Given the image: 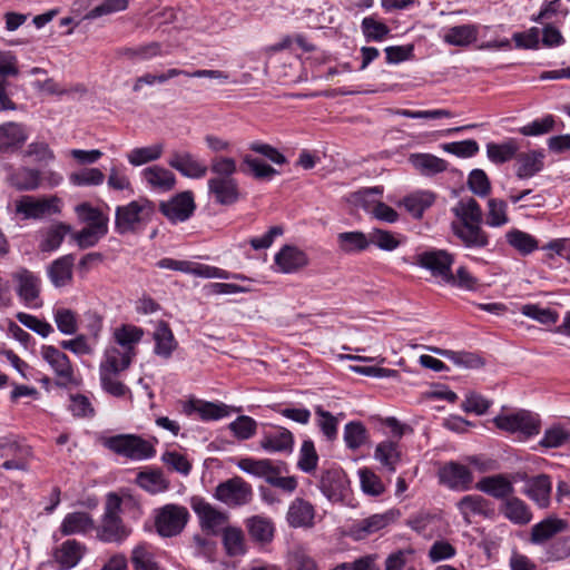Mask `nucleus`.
<instances>
[{
    "mask_svg": "<svg viewBox=\"0 0 570 570\" xmlns=\"http://www.w3.org/2000/svg\"><path fill=\"white\" fill-rule=\"evenodd\" d=\"M105 445L118 455L130 460H146L156 453L155 446L136 434H118L106 440Z\"/></svg>",
    "mask_w": 570,
    "mask_h": 570,
    "instance_id": "20e7f679",
    "label": "nucleus"
},
{
    "mask_svg": "<svg viewBox=\"0 0 570 570\" xmlns=\"http://www.w3.org/2000/svg\"><path fill=\"white\" fill-rule=\"evenodd\" d=\"M416 263L431 272L432 276L440 278L441 282H452L453 256L443 249L426 250L416 256Z\"/></svg>",
    "mask_w": 570,
    "mask_h": 570,
    "instance_id": "9b49d317",
    "label": "nucleus"
},
{
    "mask_svg": "<svg viewBox=\"0 0 570 570\" xmlns=\"http://www.w3.org/2000/svg\"><path fill=\"white\" fill-rule=\"evenodd\" d=\"M26 127L19 122H4L0 125V150L13 151L19 149L27 140Z\"/></svg>",
    "mask_w": 570,
    "mask_h": 570,
    "instance_id": "c85d7f7f",
    "label": "nucleus"
},
{
    "mask_svg": "<svg viewBox=\"0 0 570 570\" xmlns=\"http://www.w3.org/2000/svg\"><path fill=\"white\" fill-rule=\"evenodd\" d=\"M136 481L141 489L150 493L166 491L169 487V482L159 471L140 472L138 473Z\"/></svg>",
    "mask_w": 570,
    "mask_h": 570,
    "instance_id": "0e129e2a",
    "label": "nucleus"
},
{
    "mask_svg": "<svg viewBox=\"0 0 570 570\" xmlns=\"http://www.w3.org/2000/svg\"><path fill=\"white\" fill-rule=\"evenodd\" d=\"M144 331L134 325H122L117 328L114 333L116 343L121 347L124 352H130V355L135 356V346L142 338Z\"/></svg>",
    "mask_w": 570,
    "mask_h": 570,
    "instance_id": "8fccbe9b",
    "label": "nucleus"
},
{
    "mask_svg": "<svg viewBox=\"0 0 570 570\" xmlns=\"http://www.w3.org/2000/svg\"><path fill=\"white\" fill-rule=\"evenodd\" d=\"M214 498L229 508L244 507L253 500V488L243 478L234 476L215 488Z\"/></svg>",
    "mask_w": 570,
    "mask_h": 570,
    "instance_id": "6e6552de",
    "label": "nucleus"
},
{
    "mask_svg": "<svg viewBox=\"0 0 570 570\" xmlns=\"http://www.w3.org/2000/svg\"><path fill=\"white\" fill-rule=\"evenodd\" d=\"M410 163L422 175H435L446 169V161L431 154H412Z\"/></svg>",
    "mask_w": 570,
    "mask_h": 570,
    "instance_id": "de8ad7c7",
    "label": "nucleus"
},
{
    "mask_svg": "<svg viewBox=\"0 0 570 570\" xmlns=\"http://www.w3.org/2000/svg\"><path fill=\"white\" fill-rule=\"evenodd\" d=\"M367 430L362 422L352 421L344 428V442L350 450H357L367 441Z\"/></svg>",
    "mask_w": 570,
    "mask_h": 570,
    "instance_id": "e2e57ef3",
    "label": "nucleus"
},
{
    "mask_svg": "<svg viewBox=\"0 0 570 570\" xmlns=\"http://www.w3.org/2000/svg\"><path fill=\"white\" fill-rule=\"evenodd\" d=\"M95 529V521L89 513L76 511L68 513L60 525L63 535L81 534Z\"/></svg>",
    "mask_w": 570,
    "mask_h": 570,
    "instance_id": "c9c22d12",
    "label": "nucleus"
},
{
    "mask_svg": "<svg viewBox=\"0 0 570 570\" xmlns=\"http://www.w3.org/2000/svg\"><path fill=\"white\" fill-rule=\"evenodd\" d=\"M402 244L401 235L382 228L368 232V247L376 246L381 250L393 252Z\"/></svg>",
    "mask_w": 570,
    "mask_h": 570,
    "instance_id": "603ef678",
    "label": "nucleus"
},
{
    "mask_svg": "<svg viewBox=\"0 0 570 570\" xmlns=\"http://www.w3.org/2000/svg\"><path fill=\"white\" fill-rule=\"evenodd\" d=\"M131 563L134 570H160L155 554L147 543H140L132 549Z\"/></svg>",
    "mask_w": 570,
    "mask_h": 570,
    "instance_id": "4d7b16f0",
    "label": "nucleus"
},
{
    "mask_svg": "<svg viewBox=\"0 0 570 570\" xmlns=\"http://www.w3.org/2000/svg\"><path fill=\"white\" fill-rule=\"evenodd\" d=\"M0 458L4 459L1 468L4 470L27 471L32 458V449L14 440H0Z\"/></svg>",
    "mask_w": 570,
    "mask_h": 570,
    "instance_id": "f8f14e48",
    "label": "nucleus"
},
{
    "mask_svg": "<svg viewBox=\"0 0 570 570\" xmlns=\"http://www.w3.org/2000/svg\"><path fill=\"white\" fill-rule=\"evenodd\" d=\"M223 544L229 557H238L246 553L245 535L238 527H226L223 531Z\"/></svg>",
    "mask_w": 570,
    "mask_h": 570,
    "instance_id": "09e8293b",
    "label": "nucleus"
},
{
    "mask_svg": "<svg viewBox=\"0 0 570 570\" xmlns=\"http://www.w3.org/2000/svg\"><path fill=\"white\" fill-rule=\"evenodd\" d=\"M401 455L399 443L390 440L379 443L374 452V458L390 472H395Z\"/></svg>",
    "mask_w": 570,
    "mask_h": 570,
    "instance_id": "49530a36",
    "label": "nucleus"
},
{
    "mask_svg": "<svg viewBox=\"0 0 570 570\" xmlns=\"http://www.w3.org/2000/svg\"><path fill=\"white\" fill-rule=\"evenodd\" d=\"M189 512L186 507L168 503L155 511V528L163 538L176 537L183 532L188 520Z\"/></svg>",
    "mask_w": 570,
    "mask_h": 570,
    "instance_id": "423d86ee",
    "label": "nucleus"
},
{
    "mask_svg": "<svg viewBox=\"0 0 570 570\" xmlns=\"http://www.w3.org/2000/svg\"><path fill=\"white\" fill-rule=\"evenodd\" d=\"M184 412L187 415L198 414L202 420H219L228 415L225 404H215L202 400H190L185 403Z\"/></svg>",
    "mask_w": 570,
    "mask_h": 570,
    "instance_id": "473e14b6",
    "label": "nucleus"
},
{
    "mask_svg": "<svg viewBox=\"0 0 570 570\" xmlns=\"http://www.w3.org/2000/svg\"><path fill=\"white\" fill-rule=\"evenodd\" d=\"M142 177L150 187L164 191L173 189L176 183L175 175L160 166L145 168Z\"/></svg>",
    "mask_w": 570,
    "mask_h": 570,
    "instance_id": "79ce46f5",
    "label": "nucleus"
},
{
    "mask_svg": "<svg viewBox=\"0 0 570 570\" xmlns=\"http://www.w3.org/2000/svg\"><path fill=\"white\" fill-rule=\"evenodd\" d=\"M214 175L208 179L207 186L209 194L219 205H233L240 196L239 186L234 177L237 173V163L232 157L217 156L210 161L209 167Z\"/></svg>",
    "mask_w": 570,
    "mask_h": 570,
    "instance_id": "f257e3e1",
    "label": "nucleus"
},
{
    "mask_svg": "<svg viewBox=\"0 0 570 570\" xmlns=\"http://www.w3.org/2000/svg\"><path fill=\"white\" fill-rule=\"evenodd\" d=\"M132 355L130 352H124L118 347L111 346L105 351L104 360L99 365V372L117 373L127 370L130 366Z\"/></svg>",
    "mask_w": 570,
    "mask_h": 570,
    "instance_id": "e433bc0d",
    "label": "nucleus"
},
{
    "mask_svg": "<svg viewBox=\"0 0 570 570\" xmlns=\"http://www.w3.org/2000/svg\"><path fill=\"white\" fill-rule=\"evenodd\" d=\"M164 151L163 144H155L146 147H137L127 154V159L132 166H141L147 163L157 160Z\"/></svg>",
    "mask_w": 570,
    "mask_h": 570,
    "instance_id": "bf43d9fd",
    "label": "nucleus"
},
{
    "mask_svg": "<svg viewBox=\"0 0 570 570\" xmlns=\"http://www.w3.org/2000/svg\"><path fill=\"white\" fill-rule=\"evenodd\" d=\"M118 55L129 61H147L163 56L164 49L160 42L151 41L135 47L120 48Z\"/></svg>",
    "mask_w": 570,
    "mask_h": 570,
    "instance_id": "4c0bfd02",
    "label": "nucleus"
},
{
    "mask_svg": "<svg viewBox=\"0 0 570 570\" xmlns=\"http://www.w3.org/2000/svg\"><path fill=\"white\" fill-rule=\"evenodd\" d=\"M568 529L569 522L567 520L557 515H549L531 527L530 542L535 546H543Z\"/></svg>",
    "mask_w": 570,
    "mask_h": 570,
    "instance_id": "a211bd4d",
    "label": "nucleus"
},
{
    "mask_svg": "<svg viewBox=\"0 0 570 570\" xmlns=\"http://www.w3.org/2000/svg\"><path fill=\"white\" fill-rule=\"evenodd\" d=\"M515 175L520 179L531 178L543 169L544 154L542 150H530L515 155Z\"/></svg>",
    "mask_w": 570,
    "mask_h": 570,
    "instance_id": "c756f323",
    "label": "nucleus"
},
{
    "mask_svg": "<svg viewBox=\"0 0 570 570\" xmlns=\"http://www.w3.org/2000/svg\"><path fill=\"white\" fill-rule=\"evenodd\" d=\"M153 338L155 341V354L164 358H169L177 347V342L166 322H158Z\"/></svg>",
    "mask_w": 570,
    "mask_h": 570,
    "instance_id": "58836bf2",
    "label": "nucleus"
},
{
    "mask_svg": "<svg viewBox=\"0 0 570 570\" xmlns=\"http://www.w3.org/2000/svg\"><path fill=\"white\" fill-rule=\"evenodd\" d=\"M237 466L245 473L264 478L268 483V479L275 474L277 466L273 465L268 459H252L245 458L238 461Z\"/></svg>",
    "mask_w": 570,
    "mask_h": 570,
    "instance_id": "3c124183",
    "label": "nucleus"
},
{
    "mask_svg": "<svg viewBox=\"0 0 570 570\" xmlns=\"http://www.w3.org/2000/svg\"><path fill=\"white\" fill-rule=\"evenodd\" d=\"M315 508L309 501L296 498L288 505L286 521L291 528L309 529L315 524Z\"/></svg>",
    "mask_w": 570,
    "mask_h": 570,
    "instance_id": "6ab92c4d",
    "label": "nucleus"
},
{
    "mask_svg": "<svg viewBox=\"0 0 570 570\" xmlns=\"http://www.w3.org/2000/svg\"><path fill=\"white\" fill-rule=\"evenodd\" d=\"M274 261L278 269L286 274L295 273L308 264L306 254L291 245L282 247Z\"/></svg>",
    "mask_w": 570,
    "mask_h": 570,
    "instance_id": "cd10ccee",
    "label": "nucleus"
},
{
    "mask_svg": "<svg viewBox=\"0 0 570 570\" xmlns=\"http://www.w3.org/2000/svg\"><path fill=\"white\" fill-rule=\"evenodd\" d=\"M9 181L18 190H33L40 184V174L36 169L20 168L9 176Z\"/></svg>",
    "mask_w": 570,
    "mask_h": 570,
    "instance_id": "13d9d810",
    "label": "nucleus"
},
{
    "mask_svg": "<svg viewBox=\"0 0 570 570\" xmlns=\"http://www.w3.org/2000/svg\"><path fill=\"white\" fill-rule=\"evenodd\" d=\"M452 230L466 248L481 249L490 244L489 234L481 224H452Z\"/></svg>",
    "mask_w": 570,
    "mask_h": 570,
    "instance_id": "412c9836",
    "label": "nucleus"
},
{
    "mask_svg": "<svg viewBox=\"0 0 570 570\" xmlns=\"http://www.w3.org/2000/svg\"><path fill=\"white\" fill-rule=\"evenodd\" d=\"M190 507L199 519L202 530L209 534L217 535L226 527L229 515L205 501L202 497H193Z\"/></svg>",
    "mask_w": 570,
    "mask_h": 570,
    "instance_id": "1a4fd4ad",
    "label": "nucleus"
},
{
    "mask_svg": "<svg viewBox=\"0 0 570 570\" xmlns=\"http://www.w3.org/2000/svg\"><path fill=\"white\" fill-rule=\"evenodd\" d=\"M244 523L253 542L266 546L274 540L275 524L271 518L255 514L247 518Z\"/></svg>",
    "mask_w": 570,
    "mask_h": 570,
    "instance_id": "4be33fe9",
    "label": "nucleus"
},
{
    "mask_svg": "<svg viewBox=\"0 0 570 570\" xmlns=\"http://www.w3.org/2000/svg\"><path fill=\"white\" fill-rule=\"evenodd\" d=\"M456 508L466 524H471L476 515L488 518L493 513L490 501L479 494L464 495L456 502Z\"/></svg>",
    "mask_w": 570,
    "mask_h": 570,
    "instance_id": "5701e85b",
    "label": "nucleus"
},
{
    "mask_svg": "<svg viewBox=\"0 0 570 570\" xmlns=\"http://www.w3.org/2000/svg\"><path fill=\"white\" fill-rule=\"evenodd\" d=\"M122 503L124 499L117 493L107 494L100 524L95 527L100 541L121 544L131 534V528L126 525L120 517Z\"/></svg>",
    "mask_w": 570,
    "mask_h": 570,
    "instance_id": "f03ea898",
    "label": "nucleus"
},
{
    "mask_svg": "<svg viewBox=\"0 0 570 570\" xmlns=\"http://www.w3.org/2000/svg\"><path fill=\"white\" fill-rule=\"evenodd\" d=\"M85 552V544L75 539H71L65 541L55 551L53 558L61 569H71L79 563Z\"/></svg>",
    "mask_w": 570,
    "mask_h": 570,
    "instance_id": "2f4dec72",
    "label": "nucleus"
},
{
    "mask_svg": "<svg viewBox=\"0 0 570 570\" xmlns=\"http://www.w3.org/2000/svg\"><path fill=\"white\" fill-rule=\"evenodd\" d=\"M55 323L65 335H73L78 331V320L73 311L69 308H57L53 313Z\"/></svg>",
    "mask_w": 570,
    "mask_h": 570,
    "instance_id": "338daca9",
    "label": "nucleus"
},
{
    "mask_svg": "<svg viewBox=\"0 0 570 570\" xmlns=\"http://www.w3.org/2000/svg\"><path fill=\"white\" fill-rule=\"evenodd\" d=\"M196 209L191 191H181L159 204V212L171 223H183L191 217Z\"/></svg>",
    "mask_w": 570,
    "mask_h": 570,
    "instance_id": "ddd939ff",
    "label": "nucleus"
},
{
    "mask_svg": "<svg viewBox=\"0 0 570 570\" xmlns=\"http://www.w3.org/2000/svg\"><path fill=\"white\" fill-rule=\"evenodd\" d=\"M154 213L153 203L147 199L132 200L116 208V229L119 234L137 230L150 220Z\"/></svg>",
    "mask_w": 570,
    "mask_h": 570,
    "instance_id": "7ed1b4c3",
    "label": "nucleus"
},
{
    "mask_svg": "<svg viewBox=\"0 0 570 570\" xmlns=\"http://www.w3.org/2000/svg\"><path fill=\"white\" fill-rule=\"evenodd\" d=\"M439 478L441 483L458 491L471 489L473 482V475L469 468L454 461L444 464L440 469Z\"/></svg>",
    "mask_w": 570,
    "mask_h": 570,
    "instance_id": "dca6fc26",
    "label": "nucleus"
},
{
    "mask_svg": "<svg viewBox=\"0 0 570 570\" xmlns=\"http://www.w3.org/2000/svg\"><path fill=\"white\" fill-rule=\"evenodd\" d=\"M80 222L87 224L88 227L102 228L104 232H108V217L98 208L92 207L88 203H82L75 208Z\"/></svg>",
    "mask_w": 570,
    "mask_h": 570,
    "instance_id": "864d4df0",
    "label": "nucleus"
},
{
    "mask_svg": "<svg viewBox=\"0 0 570 570\" xmlns=\"http://www.w3.org/2000/svg\"><path fill=\"white\" fill-rule=\"evenodd\" d=\"M390 521L391 518L387 513L373 514L354 523L352 527V534L356 540H363L367 535L384 529Z\"/></svg>",
    "mask_w": 570,
    "mask_h": 570,
    "instance_id": "37998d69",
    "label": "nucleus"
},
{
    "mask_svg": "<svg viewBox=\"0 0 570 570\" xmlns=\"http://www.w3.org/2000/svg\"><path fill=\"white\" fill-rule=\"evenodd\" d=\"M459 219L453 224H482L483 213L478 202L472 198H463L452 208Z\"/></svg>",
    "mask_w": 570,
    "mask_h": 570,
    "instance_id": "a19ab883",
    "label": "nucleus"
},
{
    "mask_svg": "<svg viewBox=\"0 0 570 570\" xmlns=\"http://www.w3.org/2000/svg\"><path fill=\"white\" fill-rule=\"evenodd\" d=\"M337 246L345 254L361 253L368 248V233L343 232L337 235Z\"/></svg>",
    "mask_w": 570,
    "mask_h": 570,
    "instance_id": "a18cd8bd",
    "label": "nucleus"
},
{
    "mask_svg": "<svg viewBox=\"0 0 570 570\" xmlns=\"http://www.w3.org/2000/svg\"><path fill=\"white\" fill-rule=\"evenodd\" d=\"M435 198V194L430 190H417L405 196L401 205L413 218L421 219L424 212L434 204Z\"/></svg>",
    "mask_w": 570,
    "mask_h": 570,
    "instance_id": "f704fd0d",
    "label": "nucleus"
},
{
    "mask_svg": "<svg viewBox=\"0 0 570 570\" xmlns=\"http://www.w3.org/2000/svg\"><path fill=\"white\" fill-rule=\"evenodd\" d=\"M73 263L72 255H65L49 265L48 277L55 287H63L71 283Z\"/></svg>",
    "mask_w": 570,
    "mask_h": 570,
    "instance_id": "72a5a7b5",
    "label": "nucleus"
},
{
    "mask_svg": "<svg viewBox=\"0 0 570 570\" xmlns=\"http://www.w3.org/2000/svg\"><path fill=\"white\" fill-rule=\"evenodd\" d=\"M242 170L258 180H269L279 174L274 167L250 154L242 157Z\"/></svg>",
    "mask_w": 570,
    "mask_h": 570,
    "instance_id": "c03bdc74",
    "label": "nucleus"
},
{
    "mask_svg": "<svg viewBox=\"0 0 570 570\" xmlns=\"http://www.w3.org/2000/svg\"><path fill=\"white\" fill-rule=\"evenodd\" d=\"M552 482L549 475L540 474L527 481L524 494L539 508L547 509L550 505Z\"/></svg>",
    "mask_w": 570,
    "mask_h": 570,
    "instance_id": "a878e982",
    "label": "nucleus"
},
{
    "mask_svg": "<svg viewBox=\"0 0 570 570\" xmlns=\"http://www.w3.org/2000/svg\"><path fill=\"white\" fill-rule=\"evenodd\" d=\"M508 205L504 200L490 198L488 200L487 224L490 227H502L509 223Z\"/></svg>",
    "mask_w": 570,
    "mask_h": 570,
    "instance_id": "69168bd1",
    "label": "nucleus"
},
{
    "mask_svg": "<svg viewBox=\"0 0 570 570\" xmlns=\"http://www.w3.org/2000/svg\"><path fill=\"white\" fill-rule=\"evenodd\" d=\"M168 165L183 176L194 179L203 178L208 170L207 166L190 153H173Z\"/></svg>",
    "mask_w": 570,
    "mask_h": 570,
    "instance_id": "393cba45",
    "label": "nucleus"
},
{
    "mask_svg": "<svg viewBox=\"0 0 570 570\" xmlns=\"http://www.w3.org/2000/svg\"><path fill=\"white\" fill-rule=\"evenodd\" d=\"M521 313L524 316L535 320L537 322L544 325L554 324L559 318V315L556 311L548 307H541L537 304L522 305Z\"/></svg>",
    "mask_w": 570,
    "mask_h": 570,
    "instance_id": "774afa93",
    "label": "nucleus"
},
{
    "mask_svg": "<svg viewBox=\"0 0 570 570\" xmlns=\"http://www.w3.org/2000/svg\"><path fill=\"white\" fill-rule=\"evenodd\" d=\"M493 422L498 429L510 433L520 432L527 436H532L540 432L539 416L525 410L508 415H498Z\"/></svg>",
    "mask_w": 570,
    "mask_h": 570,
    "instance_id": "9d476101",
    "label": "nucleus"
},
{
    "mask_svg": "<svg viewBox=\"0 0 570 570\" xmlns=\"http://www.w3.org/2000/svg\"><path fill=\"white\" fill-rule=\"evenodd\" d=\"M104 180L105 174L96 167H85L69 176L70 184L77 187L99 186Z\"/></svg>",
    "mask_w": 570,
    "mask_h": 570,
    "instance_id": "052dcab7",
    "label": "nucleus"
},
{
    "mask_svg": "<svg viewBox=\"0 0 570 570\" xmlns=\"http://www.w3.org/2000/svg\"><path fill=\"white\" fill-rule=\"evenodd\" d=\"M499 511L507 520L515 525H527L533 518L530 507L513 494L500 503Z\"/></svg>",
    "mask_w": 570,
    "mask_h": 570,
    "instance_id": "b1692460",
    "label": "nucleus"
},
{
    "mask_svg": "<svg viewBox=\"0 0 570 570\" xmlns=\"http://www.w3.org/2000/svg\"><path fill=\"white\" fill-rule=\"evenodd\" d=\"M157 267L163 269H171L176 272H181L185 274H190L200 278H219V279H246V277L242 274H230L229 272L222 269L216 266H210L193 261L185 259H174L169 257H165L159 259L156 263Z\"/></svg>",
    "mask_w": 570,
    "mask_h": 570,
    "instance_id": "39448f33",
    "label": "nucleus"
},
{
    "mask_svg": "<svg viewBox=\"0 0 570 570\" xmlns=\"http://www.w3.org/2000/svg\"><path fill=\"white\" fill-rule=\"evenodd\" d=\"M348 481L341 469L323 471L320 478V489L331 501L343 500Z\"/></svg>",
    "mask_w": 570,
    "mask_h": 570,
    "instance_id": "aec40b11",
    "label": "nucleus"
},
{
    "mask_svg": "<svg viewBox=\"0 0 570 570\" xmlns=\"http://www.w3.org/2000/svg\"><path fill=\"white\" fill-rule=\"evenodd\" d=\"M259 445L269 453L291 452L294 445V436L289 430L278 426L265 432L259 441Z\"/></svg>",
    "mask_w": 570,
    "mask_h": 570,
    "instance_id": "bb28decb",
    "label": "nucleus"
},
{
    "mask_svg": "<svg viewBox=\"0 0 570 570\" xmlns=\"http://www.w3.org/2000/svg\"><path fill=\"white\" fill-rule=\"evenodd\" d=\"M478 35L476 24H461L449 28L443 35V41L450 46L468 47L476 41Z\"/></svg>",
    "mask_w": 570,
    "mask_h": 570,
    "instance_id": "ea45409f",
    "label": "nucleus"
},
{
    "mask_svg": "<svg viewBox=\"0 0 570 570\" xmlns=\"http://www.w3.org/2000/svg\"><path fill=\"white\" fill-rule=\"evenodd\" d=\"M570 441V431L561 424H553L548 428L539 444L546 449H557Z\"/></svg>",
    "mask_w": 570,
    "mask_h": 570,
    "instance_id": "680f3d73",
    "label": "nucleus"
},
{
    "mask_svg": "<svg viewBox=\"0 0 570 570\" xmlns=\"http://www.w3.org/2000/svg\"><path fill=\"white\" fill-rule=\"evenodd\" d=\"M475 489L501 502L514 494L513 479L503 473L481 478L475 483Z\"/></svg>",
    "mask_w": 570,
    "mask_h": 570,
    "instance_id": "f3484780",
    "label": "nucleus"
},
{
    "mask_svg": "<svg viewBox=\"0 0 570 570\" xmlns=\"http://www.w3.org/2000/svg\"><path fill=\"white\" fill-rule=\"evenodd\" d=\"M57 198H37L22 196L16 202V212L23 219H38L58 212Z\"/></svg>",
    "mask_w": 570,
    "mask_h": 570,
    "instance_id": "2eb2a0df",
    "label": "nucleus"
},
{
    "mask_svg": "<svg viewBox=\"0 0 570 570\" xmlns=\"http://www.w3.org/2000/svg\"><path fill=\"white\" fill-rule=\"evenodd\" d=\"M40 355L55 373L57 386L68 387L79 385L80 381L67 354L53 345H43L40 348Z\"/></svg>",
    "mask_w": 570,
    "mask_h": 570,
    "instance_id": "0eeeda50",
    "label": "nucleus"
},
{
    "mask_svg": "<svg viewBox=\"0 0 570 570\" xmlns=\"http://www.w3.org/2000/svg\"><path fill=\"white\" fill-rule=\"evenodd\" d=\"M432 353L451 361L455 366L465 370H476L484 366L485 362L481 355L466 351H452L439 347H430Z\"/></svg>",
    "mask_w": 570,
    "mask_h": 570,
    "instance_id": "7c9ffc66",
    "label": "nucleus"
},
{
    "mask_svg": "<svg viewBox=\"0 0 570 570\" xmlns=\"http://www.w3.org/2000/svg\"><path fill=\"white\" fill-rule=\"evenodd\" d=\"M507 243L521 255H529L538 249V240L530 234L513 228L505 234Z\"/></svg>",
    "mask_w": 570,
    "mask_h": 570,
    "instance_id": "5fc2aeb1",
    "label": "nucleus"
},
{
    "mask_svg": "<svg viewBox=\"0 0 570 570\" xmlns=\"http://www.w3.org/2000/svg\"><path fill=\"white\" fill-rule=\"evenodd\" d=\"M17 283V294L19 298L30 308H39L42 306L40 299V278L32 272L22 268L13 274Z\"/></svg>",
    "mask_w": 570,
    "mask_h": 570,
    "instance_id": "4468645a",
    "label": "nucleus"
},
{
    "mask_svg": "<svg viewBox=\"0 0 570 570\" xmlns=\"http://www.w3.org/2000/svg\"><path fill=\"white\" fill-rule=\"evenodd\" d=\"M519 146L515 140L509 139L502 144L489 142L487 145L488 158L494 164H503L515 157Z\"/></svg>",
    "mask_w": 570,
    "mask_h": 570,
    "instance_id": "6e6d98bb",
    "label": "nucleus"
}]
</instances>
